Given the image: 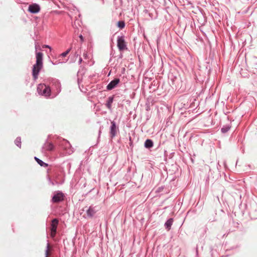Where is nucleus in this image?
I'll return each mask as SVG.
<instances>
[{
    "label": "nucleus",
    "instance_id": "nucleus-1",
    "mask_svg": "<svg viewBox=\"0 0 257 257\" xmlns=\"http://www.w3.org/2000/svg\"><path fill=\"white\" fill-rule=\"evenodd\" d=\"M52 89H55L57 94L61 90V84L59 80L49 78L44 81V83H40L37 86V91L39 95L46 98L49 97L51 95Z\"/></svg>",
    "mask_w": 257,
    "mask_h": 257
},
{
    "label": "nucleus",
    "instance_id": "nucleus-2",
    "mask_svg": "<svg viewBox=\"0 0 257 257\" xmlns=\"http://www.w3.org/2000/svg\"><path fill=\"white\" fill-rule=\"evenodd\" d=\"M36 63L33 66L32 72V76L35 81L38 79L40 72L43 68V53L41 52H36Z\"/></svg>",
    "mask_w": 257,
    "mask_h": 257
},
{
    "label": "nucleus",
    "instance_id": "nucleus-3",
    "mask_svg": "<svg viewBox=\"0 0 257 257\" xmlns=\"http://www.w3.org/2000/svg\"><path fill=\"white\" fill-rule=\"evenodd\" d=\"M117 46L119 51L122 52L127 50L126 43L124 40V36H118L117 38Z\"/></svg>",
    "mask_w": 257,
    "mask_h": 257
},
{
    "label": "nucleus",
    "instance_id": "nucleus-4",
    "mask_svg": "<svg viewBox=\"0 0 257 257\" xmlns=\"http://www.w3.org/2000/svg\"><path fill=\"white\" fill-rule=\"evenodd\" d=\"M109 131V136L111 139L114 138L117 134V132L118 131V126L116 125V122L114 121H111Z\"/></svg>",
    "mask_w": 257,
    "mask_h": 257
},
{
    "label": "nucleus",
    "instance_id": "nucleus-5",
    "mask_svg": "<svg viewBox=\"0 0 257 257\" xmlns=\"http://www.w3.org/2000/svg\"><path fill=\"white\" fill-rule=\"evenodd\" d=\"M64 194L60 191L56 192L52 198V201L53 203H59L62 201L64 199Z\"/></svg>",
    "mask_w": 257,
    "mask_h": 257
},
{
    "label": "nucleus",
    "instance_id": "nucleus-6",
    "mask_svg": "<svg viewBox=\"0 0 257 257\" xmlns=\"http://www.w3.org/2000/svg\"><path fill=\"white\" fill-rule=\"evenodd\" d=\"M41 10L39 5L36 3H33L29 5L28 11L32 14H37Z\"/></svg>",
    "mask_w": 257,
    "mask_h": 257
},
{
    "label": "nucleus",
    "instance_id": "nucleus-7",
    "mask_svg": "<svg viewBox=\"0 0 257 257\" xmlns=\"http://www.w3.org/2000/svg\"><path fill=\"white\" fill-rule=\"evenodd\" d=\"M120 79L119 78H115L112 80L106 86V90L108 91L114 89L119 83Z\"/></svg>",
    "mask_w": 257,
    "mask_h": 257
},
{
    "label": "nucleus",
    "instance_id": "nucleus-8",
    "mask_svg": "<svg viewBox=\"0 0 257 257\" xmlns=\"http://www.w3.org/2000/svg\"><path fill=\"white\" fill-rule=\"evenodd\" d=\"M97 211L98 209H97L96 206H93L92 205L90 206L86 210L87 217L89 218H92Z\"/></svg>",
    "mask_w": 257,
    "mask_h": 257
},
{
    "label": "nucleus",
    "instance_id": "nucleus-9",
    "mask_svg": "<svg viewBox=\"0 0 257 257\" xmlns=\"http://www.w3.org/2000/svg\"><path fill=\"white\" fill-rule=\"evenodd\" d=\"M55 146L51 142H48V140H46L44 146L42 148V152L44 151H52L54 150Z\"/></svg>",
    "mask_w": 257,
    "mask_h": 257
},
{
    "label": "nucleus",
    "instance_id": "nucleus-10",
    "mask_svg": "<svg viewBox=\"0 0 257 257\" xmlns=\"http://www.w3.org/2000/svg\"><path fill=\"white\" fill-rule=\"evenodd\" d=\"M58 223L59 220L57 218H55L52 219L50 226V231L52 233H56Z\"/></svg>",
    "mask_w": 257,
    "mask_h": 257
},
{
    "label": "nucleus",
    "instance_id": "nucleus-11",
    "mask_svg": "<svg viewBox=\"0 0 257 257\" xmlns=\"http://www.w3.org/2000/svg\"><path fill=\"white\" fill-rule=\"evenodd\" d=\"M115 95H112L109 96L106 101L105 106L107 109L110 111L112 110V104L114 100Z\"/></svg>",
    "mask_w": 257,
    "mask_h": 257
},
{
    "label": "nucleus",
    "instance_id": "nucleus-12",
    "mask_svg": "<svg viewBox=\"0 0 257 257\" xmlns=\"http://www.w3.org/2000/svg\"><path fill=\"white\" fill-rule=\"evenodd\" d=\"M86 68L84 66H80V68H79V69L77 72V75L78 77L77 82H78V85L82 81V79H80L79 77V76H83L86 72Z\"/></svg>",
    "mask_w": 257,
    "mask_h": 257
},
{
    "label": "nucleus",
    "instance_id": "nucleus-13",
    "mask_svg": "<svg viewBox=\"0 0 257 257\" xmlns=\"http://www.w3.org/2000/svg\"><path fill=\"white\" fill-rule=\"evenodd\" d=\"M154 142L152 140L147 139L144 142V147L145 148L150 150L154 146Z\"/></svg>",
    "mask_w": 257,
    "mask_h": 257
},
{
    "label": "nucleus",
    "instance_id": "nucleus-14",
    "mask_svg": "<svg viewBox=\"0 0 257 257\" xmlns=\"http://www.w3.org/2000/svg\"><path fill=\"white\" fill-rule=\"evenodd\" d=\"M174 221L173 218H170L167 220L164 224V226L167 230H170Z\"/></svg>",
    "mask_w": 257,
    "mask_h": 257
},
{
    "label": "nucleus",
    "instance_id": "nucleus-15",
    "mask_svg": "<svg viewBox=\"0 0 257 257\" xmlns=\"http://www.w3.org/2000/svg\"><path fill=\"white\" fill-rule=\"evenodd\" d=\"M34 159L37 162V163L41 167H43L45 168L48 167L49 165L48 163H45L41 159H39L37 157H34Z\"/></svg>",
    "mask_w": 257,
    "mask_h": 257
},
{
    "label": "nucleus",
    "instance_id": "nucleus-16",
    "mask_svg": "<svg viewBox=\"0 0 257 257\" xmlns=\"http://www.w3.org/2000/svg\"><path fill=\"white\" fill-rule=\"evenodd\" d=\"M231 128L230 124H226L221 128V132L223 134L227 133Z\"/></svg>",
    "mask_w": 257,
    "mask_h": 257
},
{
    "label": "nucleus",
    "instance_id": "nucleus-17",
    "mask_svg": "<svg viewBox=\"0 0 257 257\" xmlns=\"http://www.w3.org/2000/svg\"><path fill=\"white\" fill-rule=\"evenodd\" d=\"M178 80H180L181 81V85H180L179 83L177 84H175L176 85V87H177V88H185V86H183V82L180 79H178L177 77H175V80H173V84H175V81H178Z\"/></svg>",
    "mask_w": 257,
    "mask_h": 257
},
{
    "label": "nucleus",
    "instance_id": "nucleus-18",
    "mask_svg": "<svg viewBox=\"0 0 257 257\" xmlns=\"http://www.w3.org/2000/svg\"><path fill=\"white\" fill-rule=\"evenodd\" d=\"M196 100L195 98H190V103L189 104V107L192 108H193L194 107H195L197 105V104H195V102Z\"/></svg>",
    "mask_w": 257,
    "mask_h": 257
},
{
    "label": "nucleus",
    "instance_id": "nucleus-19",
    "mask_svg": "<svg viewBox=\"0 0 257 257\" xmlns=\"http://www.w3.org/2000/svg\"><path fill=\"white\" fill-rule=\"evenodd\" d=\"M50 243L49 240H47V245L45 250V257H48L49 254Z\"/></svg>",
    "mask_w": 257,
    "mask_h": 257
},
{
    "label": "nucleus",
    "instance_id": "nucleus-20",
    "mask_svg": "<svg viewBox=\"0 0 257 257\" xmlns=\"http://www.w3.org/2000/svg\"><path fill=\"white\" fill-rule=\"evenodd\" d=\"M125 24L123 21H119L117 23V26L120 29H122L125 27Z\"/></svg>",
    "mask_w": 257,
    "mask_h": 257
},
{
    "label": "nucleus",
    "instance_id": "nucleus-21",
    "mask_svg": "<svg viewBox=\"0 0 257 257\" xmlns=\"http://www.w3.org/2000/svg\"><path fill=\"white\" fill-rule=\"evenodd\" d=\"M15 145L18 147L19 148H21V137H18L16 138V139L15 140Z\"/></svg>",
    "mask_w": 257,
    "mask_h": 257
},
{
    "label": "nucleus",
    "instance_id": "nucleus-22",
    "mask_svg": "<svg viewBox=\"0 0 257 257\" xmlns=\"http://www.w3.org/2000/svg\"><path fill=\"white\" fill-rule=\"evenodd\" d=\"M49 183L52 185H54L58 184V182L55 180H52L49 175H47Z\"/></svg>",
    "mask_w": 257,
    "mask_h": 257
},
{
    "label": "nucleus",
    "instance_id": "nucleus-23",
    "mask_svg": "<svg viewBox=\"0 0 257 257\" xmlns=\"http://www.w3.org/2000/svg\"><path fill=\"white\" fill-rule=\"evenodd\" d=\"M71 48L68 49L65 52L61 53L60 55V57H66L69 54V53L71 51Z\"/></svg>",
    "mask_w": 257,
    "mask_h": 257
},
{
    "label": "nucleus",
    "instance_id": "nucleus-24",
    "mask_svg": "<svg viewBox=\"0 0 257 257\" xmlns=\"http://www.w3.org/2000/svg\"><path fill=\"white\" fill-rule=\"evenodd\" d=\"M180 106L181 109L184 108V109H187L190 108L189 103L188 102H187L186 103H181Z\"/></svg>",
    "mask_w": 257,
    "mask_h": 257
},
{
    "label": "nucleus",
    "instance_id": "nucleus-25",
    "mask_svg": "<svg viewBox=\"0 0 257 257\" xmlns=\"http://www.w3.org/2000/svg\"><path fill=\"white\" fill-rule=\"evenodd\" d=\"M252 67L257 70V58H253V62H252Z\"/></svg>",
    "mask_w": 257,
    "mask_h": 257
},
{
    "label": "nucleus",
    "instance_id": "nucleus-26",
    "mask_svg": "<svg viewBox=\"0 0 257 257\" xmlns=\"http://www.w3.org/2000/svg\"><path fill=\"white\" fill-rule=\"evenodd\" d=\"M114 54H115V51H114V50H113L112 48L111 47V51L110 53V58L109 59V62L111 61V58L114 57Z\"/></svg>",
    "mask_w": 257,
    "mask_h": 257
},
{
    "label": "nucleus",
    "instance_id": "nucleus-27",
    "mask_svg": "<svg viewBox=\"0 0 257 257\" xmlns=\"http://www.w3.org/2000/svg\"><path fill=\"white\" fill-rule=\"evenodd\" d=\"M129 145H130V147L131 148V150H132L133 148V142L132 138L131 137H130Z\"/></svg>",
    "mask_w": 257,
    "mask_h": 257
},
{
    "label": "nucleus",
    "instance_id": "nucleus-28",
    "mask_svg": "<svg viewBox=\"0 0 257 257\" xmlns=\"http://www.w3.org/2000/svg\"><path fill=\"white\" fill-rule=\"evenodd\" d=\"M164 189V186H161V187H159L156 190V192H158V193H159V192H161V191H162L163 190V189Z\"/></svg>",
    "mask_w": 257,
    "mask_h": 257
},
{
    "label": "nucleus",
    "instance_id": "nucleus-29",
    "mask_svg": "<svg viewBox=\"0 0 257 257\" xmlns=\"http://www.w3.org/2000/svg\"><path fill=\"white\" fill-rule=\"evenodd\" d=\"M103 128V126H100L99 127V130L98 131V139L100 138L101 134V130Z\"/></svg>",
    "mask_w": 257,
    "mask_h": 257
},
{
    "label": "nucleus",
    "instance_id": "nucleus-30",
    "mask_svg": "<svg viewBox=\"0 0 257 257\" xmlns=\"http://www.w3.org/2000/svg\"><path fill=\"white\" fill-rule=\"evenodd\" d=\"M79 38H80V40L81 41V42H83L84 41V38L83 37V36L82 35H80L79 36Z\"/></svg>",
    "mask_w": 257,
    "mask_h": 257
},
{
    "label": "nucleus",
    "instance_id": "nucleus-31",
    "mask_svg": "<svg viewBox=\"0 0 257 257\" xmlns=\"http://www.w3.org/2000/svg\"><path fill=\"white\" fill-rule=\"evenodd\" d=\"M82 62V58L80 56L79 61H78V64L80 65Z\"/></svg>",
    "mask_w": 257,
    "mask_h": 257
},
{
    "label": "nucleus",
    "instance_id": "nucleus-32",
    "mask_svg": "<svg viewBox=\"0 0 257 257\" xmlns=\"http://www.w3.org/2000/svg\"><path fill=\"white\" fill-rule=\"evenodd\" d=\"M65 141V143H66V147H67L68 146H70V144L68 141Z\"/></svg>",
    "mask_w": 257,
    "mask_h": 257
},
{
    "label": "nucleus",
    "instance_id": "nucleus-33",
    "mask_svg": "<svg viewBox=\"0 0 257 257\" xmlns=\"http://www.w3.org/2000/svg\"><path fill=\"white\" fill-rule=\"evenodd\" d=\"M209 179V176H208L207 177L206 179V181H205V182H206V184L208 183Z\"/></svg>",
    "mask_w": 257,
    "mask_h": 257
},
{
    "label": "nucleus",
    "instance_id": "nucleus-34",
    "mask_svg": "<svg viewBox=\"0 0 257 257\" xmlns=\"http://www.w3.org/2000/svg\"><path fill=\"white\" fill-rule=\"evenodd\" d=\"M210 252H211V253L212 254V252L213 251V247H212V246H210Z\"/></svg>",
    "mask_w": 257,
    "mask_h": 257
},
{
    "label": "nucleus",
    "instance_id": "nucleus-35",
    "mask_svg": "<svg viewBox=\"0 0 257 257\" xmlns=\"http://www.w3.org/2000/svg\"><path fill=\"white\" fill-rule=\"evenodd\" d=\"M75 56L77 58V57L79 56L80 57V55L79 54H78L77 53H75Z\"/></svg>",
    "mask_w": 257,
    "mask_h": 257
},
{
    "label": "nucleus",
    "instance_id": "nucleus-36",
    "mask_svg": "<svg viewBox=\"0 0 257 257\" xmlns=\"http://www.w3.org/2000/svg\"><path fill=\"white\" fill-rule=\"evenodd\" d=\"M83 56L85 58H87V53H84L83 54Z\"/></svg>",
    "mask_w": 257,
    "mask_h": 257
},
{
    "label": "nucleus",
    "instance_id": "nucleus-37",
    "mask_svg": "<svg viewBox=\"0 0 257 257\" xmlns=\"http://www.w3.org/2000/svg\"><path fill=\"white\" fill-rule=\"evenodd\" d=\"M156 82L155 81H154L153 82H152V85H154V86H155L156 85H157V84H156Z\"/></svg>",
    "mask_w": 257,
    "mask_h": 257
},
{
    "label": "nucleus",
    "instance_id": "nucleus-38",
    "mask_svg": "<svg viewBox=\"0 0 257 257\" xmlns=\"http://www.w3.org/2000/svg\"><path fill=\"white\" fill-rule=\"evenodd\" d=\"M47 172H48V173H50L51 172V170L50 169H48L47 170Z\"/></svg>",
    "mask_w": 257,
    "mask_h": 257
},
{
    "label": "nucleus",
    "instance_id": "nucleus-39",
    "mask_svg": "<svg viewBox=\"0 0 257 257\" xmlns=\"http://www.w3.org/2000/svg\"><path fill=\"white\" fill-rule=\"evenodd\" d=\"M196 254H198V248H197V247H196Z\"/></svg>",
    "mask_w": 257,
    "mask_h": 257
},
{
    "label": "nucleus",
    "instance_id": "nucleus-40",
    "mask_svg": "<svg viewBox=\"0 0 257 257\" xmlns=\"http://www.w3.org/2000/svg\"><path fill=\"white\" fill-rule=\"evenodd\" d=\"M251 218L252 219H256V218H257V217H253H253H252L251 216Z\"/></svg>",
    "mask_w": 257,
    "mask_h": 257
},
{
    "label": "nucleus",
    "instance_id": "nucleus-41",
    "mask_svg": "<svg viewBox=\"0 0 257 257\" xmlns=\"http://www.w3.org/2000/svg\"><path fill=\"white\" fill-rule=\"evenodd\" d=\"M46 47L49 48H51V47L49 45H46Z\"/></svg>",
    "mask_w": 257,
    "mask_h": 257
},
{
    "label": "nucleus",
    "instance_id": "nucleus-42",
    "mask_svg": "<svg viewBox=\"0 0 257 257\" xmlns=\"http://www.w3.org/2000/svg\"><path fill=\"white\" fill-rule=\"evenodd\" d=\"M191 161H192V163H193V159H191Z\"/></svg>",
    "mask_w": 257,
    "mask_h": 257
},
{
    "label": "nucleus",
    "instance_id": "nucleus-43",
    "mask_svg": "<svg viewBox=\"0 0 257 257\" xmlns=\"http://www.w3.org/2000/svg\"><path fill=\"white\" fill-rule=\"evenodd\" d=\"M93 76L90 75V76H89V77H93Z\"/></svg>",
    "mask_w": 257,
    "mask_h": 257
}]
</instances>
